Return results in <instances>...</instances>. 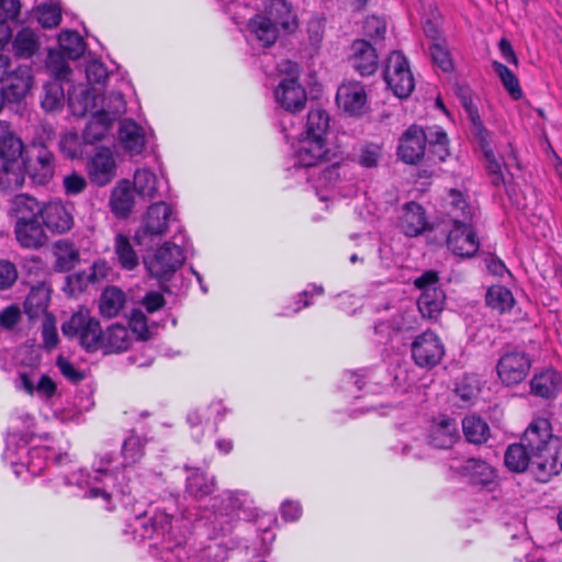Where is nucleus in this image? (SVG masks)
Segmentation results:
<instances>
[{
	"mask_svg": "<svg viewBox=\"0 0 562 562\" xmlns=\"http://www.w3.org/2000/svg\"><path fill=\"white\" fill-rule=\"evenodd\" d=\"M146 439L131 432L123 441L121 454L123 461L119 463L110 451H100L92 463V472L78 470L72 472L67 483L74 484L83 491V496L100 499L106 509H112L122 498L132 494L136 486L131 482L130 469L145 454Z\"/></svg>",
	"mask_w": 562,
	"mask_h": 562,
	"instance_id": "obj_1",
	"label": "nucleus"
},
{
	"mask_svg": "<svg viewBox=\"0 0 562 562\" xmlns=\"http://www.w3.org/2000/svg\"><path fill=\"white\" fill-rule=\"evenodd\" d=\"M63 334L78 339L87 350L93 351L101 347L108 352H122L132 344V335L125 326L114 324L102 333L100 323L91 317L87 310H80L63 324Z\"/></svg>",
	"mask_w": 562,
	"mask_h": 562,
	"instance_id": "obj_2",
	"label": "nucleus"
},
{
	"mask_svg": "<svg viewBox=\"0 0 562 562\" xmlns=\"http://www.w3.org/2000/svg\"><path fill=\"white\" fill-rule=\"evenodd\" d=\"M177 509V499L170 497L161 505L137 516L132 524L135 538L153 541L154 547L161 551L180 549L186 541L182 533L176 532L172 526L173 514Z\"/></svg>",
	"mask_w": 562,
	"mask_h": 562,
	"instance_id": "obj_3",
	"label": "nucleus"
},
{
	"mask_svg": "<svg viewBox=\"0 0 562 562\" xmlns=\"http://www.w3.org/2000/svg\"><path fill=\"white\" fill-rule=\"evenodd\" d=\"M533 456L532 474L539 482H548L559 474V440L553 438L547 418L535 419L520 439Z\"/></svg>",
	"mask_w": 562,
	"mask_h": 562,
	"instance_id": "obj_4",
	"label": "nucleus"
},
{
	"mask_svg": "<svg viewBox=\"0 0 562 562\" xmlns=\"http://www.w3.org/2000/svg\"><path fill=\"white\" fill-rule=\"evenodd\" d=\"M328 127L329 115L324 110L312 109L308 112L305 132L293 146L295 166L315 167L328 158Z\"/></svg>",
	"mask_w": 562,
	"mask_h": 562,
	"instance_id": "obj_5",
	"label": "nucleus"
},
{
	"mask_svg": "<svg viewBox=\"0 0 562 562\" xmlns=\"http://www.w3.org/2000/svg\"><path fill=\"white\" fill-rule=\"evenodd\" d=\"M453 226L447 237L448 248L459 257H472L480 247V241L471 221L474 210L465 202L462 194L456 190L450 191Z\"/></svg>",
	"mask_w": 562,
	"mask_h": 562,
	"instance_id": "obj_6",
	"label": "nucleus"
},
{
	"mask_svg": "<svg viewBox=\"0 0 562 562\" xmlns=\"http://www.w3.org/2000/svg\"><path fill=\"white\" fill-rule=\"evenodd\" d=\"M4 459L14 467L16 476L22 474V469H26L33 476L41 475L50 459L60 463L63 456L56 453L47 446H34L29 448L22 439L19 443L9 440L4 451Z\"/></svg>",
	"mask_w": 562,
	"mask_h": 562,
	"instance_id": "obj_7",
	"label": "nucleus"
},
{
	"mask_svg": "<svg viewBox=\"0 0 562 562\" xmlns=\"http://www.w3.org/2000/svg\"><path fill=\"white\" fill-rule=\"evenodd\" d=\"M247 495L240 492H225L214 498L213 519L210 521L214 536L229 535L238 519L247 517Z\"/></svg>",
	"mask_w": 562,
	"mask_h": 562,
	"instance_id": "obj_8",
	"label": "nucleus"
},
{
	"mask_svg": "<svg viewBox=\"0 0 562 562\" xmlns=\"http://www.w3.org/2000/svg\"><path fill=\"white\" fill-rule=\"evenodd\" d=\"M178 221L172 206L166 202H156L148 206L142 225L135 233L138 245L150 247L156 238H161L170 225Z\"/></svg>",
	"mask_w": 562,
	"mask_h": 562,
	"instance_id": "obj_9",
	"label": "nucleus"
},
{
	"mask_svg": "<svg viewBox=\"0 0 562 562\" xmlns=\"http://www.w3.org/2000/svg\"><path fill=\"white\" fill-rule=\"evenodd\" d=\"M21 171L23 172V182L25 176L29 177L34 186H47L55 176L56 161L54 154L44 145L36 148L34 156L19 157Z\"/></svg>",
	"mask_w": 562,
	"mask_h": 562,
	"instance_id": "obj_10",
	"label": "nucleus"
},
{
	"mask_svg": "<svg viewBox=\"0 0 562 562\" xmlns=\"http://www.w3.org/2000/svg\"><path fill=\"white\" fill-rule=\"evenodd\" d=\"M384 80L393 93L407 98L415 87L414 77L406 57L401 52H392L384 68Z\"/></svg>",
	"mask_w": 562,
	"mask_h": 562,
	"instance_id": "obj_11",
	"label": "nucleus"
},
{
	"mask_svg": "<svg viewBox=\"0 0 562 562\" xmlns=\"http://www.w3.org/2000/svg\"><path fill=\"white\" fill-rule=\"evenodd\" d=\"M449 469L473 485L490 486L496 479L495 469L480 458H451Z\"/></svg>",
	"mask_w": 562,
	"mask_h": 562,
	"instance_id": "obj_12",
	"label": "nucleus"
},
{
	"mask_svg": "<svg viewBox=\"0 0 562 562\" xmlns=\"http://www.w3.org/2000/svg\"><path fill=\"white\" fill-rule=\"evenodd\" d=\"M184 259L180 246L172 241H166L150 259L145 261V265L154 278L169 280L182 266Z\"/></svg>",
	"mask_w": 562,
	"mask_h": 562,
	"instance_id": "obj_13",
	"label": "nucleus"
},
{
	"mask_svg": "<svg viewBox=\"0 0 562 562\" xmlns=\"http://www.w3.org/2000/svg\"><path fill=\"white\" fill-rule=\"evenodd\" d=\"M412 358L420 368L436 367L445 355V347L434 331H424L412 342Z\"/></svg>",
	"mask_w": 562,
	"mask_h": 562,
	"instance_id": "obj_14",
	"label": "nucleus"
},
{
	"mask_svg": "<svg viewBox=\"0 0 562 562\" xmlns=\"http://www.w3.org/2000/svg\"><path fill=\"white\" fill-rule=\"evenodd\" d=\"M531 368L529 356L520 350L505 352L497 362V374L506 385H517L528 375Z\"/></svg>",
	"mask_w": 562,
	"mask_h": 562,
	"instance_id": "obj_15",
	"label": "nucleus"
},
{
	"mask_svg": "<svg viewBox=\"0 0 562 562\" xmlns=\"http://www.w3.org/2000/svg\"><path fill=\"white\" fill-rule=\"evenodd\" d=\"M426 144L425 131L420 126L412 125L400 138L397 155L405 164L416 165L425 155Z\"/></svg>",
	"mask_w": 562,
	"mask_h": 562,
	"instance_id": "obj_16",
	"label": "nucleus"
},
{
	"mask_svg": "<svg viewBox=\"0 0 562 562\" xmlns=\"http://www.w3.org/2000/svg\"><path fill=\"white\" fill-rule=\"evenodd\" d=\"M276 102L286 112L295 113L304 109L306 93L294 77L282 79L273 92Z\"/></svg>",
	"mask_w": 562,
	"mask_h": 562,
	"instance_id": "obj_17",
	"label": "nucleus"
},
{
	"mask_svg": "<svg viewBox=\"0 0 562 562\" xmlns=\"http://www.w3.org/2000/svg\"><path fill=\"white\" fill-rule=\"evenodd\" d=\"M87 171L89 179L98 187L109 184L116 175L115 159L108 148L98 150L88 161Z\"/></svg>",
	"mask_w": 562,
	"mask_h": 562,
	"instance_id": "obj_18",
	"label": "nucleus"
},
{
	"mask_svg": "<svg viewBox=\"0 0 562 562\" xmlns=\"http://www.w3.org/2000/svg\"><path fill=\"white\" fill-rule=\"evenodd\" d=\"M42 223L53 234H65L74 226V216L60 200H53L43 205Z\"/></svg>",
	"mask_w": 562,
	"mask_h": 562,
	"instance_id": "obj_19",
	"label": "nucleus"
},
{
	"mask_svg": "<svg viewBox=\"0 0 562 562\" xmlns=\"http://www.w3.org/2000/svg\"><path fill=\"white\" fill-rule=\"evenodd\" d=\"M33 87L32 68L26 65H19L3 82L1 90L8 102H20Z\"/></svg>",
	"mask_w": 562,
	"mask_h": 562,
	"instance_id": "obj_20",
	"label": "nucleus"
},
{
	"mask_svg": "<svg viewBox=\"0 0 562 562\" xmlns=\"http://www.w3.org/2000/svg\"><path fill=\"white\" fill-rule=\"evenodd\" d=\"M15 387L29 395H37L44 401H49L56 393V383L46 374L34 372H20L15 380Z\"/></svg>",
	"mask_w": 562,
	"mask_h": 562,
	"instance_id": "obj_21",
	"label": "nucleus"
},
{
	"mask_svg": "<svg viewBox=\"0 0 562 562\" xmlns=\"http://www.w3.org/2000/svg\"><path fill=\"white\" fill-rule=\"evenodd\" d=\"M476 139L483 156L485 158V168L491 178V182L495 187H499L505 183L503 168V158H497L492 147V135L485 130H479L473 134Z\"/></svg>",
	"mask_w": 562,
	"mask_h": 562,
	"instance_id": "obj_22",
	"label": "nucleus"
},
{
	"mask_svg": "<svg viewBox=\"0 0 562 562\" xmlns=\"http://www.w3.org/2000/svg\"><path fill=\"white\" fill-rule=\"evenodd\" d=\"M342 176H346V168L345 166L340 165H333L327 167L318 176V178L315 180L314 187L321 200L329 199L328 195H323L322 191L330 192V198H334L336 194L340 196H346L349 194V191L344 184Z\"/></svg>",
	"mask_w": 562,
	"mask_h": 562,
	"instance_id": "obj_23",
	"label": "nucleus"
},
{
	"mask_svg": "<svg viewBox=\"0 0 562 562\" xmlns=\"http://www.w3.org/2000/svg\"><path fill=\"white\" fill-rule=\"evenodd\" d=\"M14 235L19 245L26 249H40L47 241L43 223L37 220L15 221Z\"/></svg>",
	"mask_w": 562,
	"mask_h": 562,
	"instance_id": "obj_24",
	"label": "nucleus"
},
{
	"mask_svg": "<svg viewBox=\"0 0 562 562\" xmlns=\"http://www.w3.org/2000/svg\"><path fill=\"white\" fill-rule=\"evenodd\" d=\"M336 100L344 111L351 115H359L367 104L364 87L359 82L344 83L337 90Z\"/></svg>",
	"mask_w": 562,
	"mask_h": 562,
	"instance_id": "obj_25",
	"label": "nucleus"
},
{
	"mask_svg": "<svg viewBox=\"0 0 562 562\" xmlns=\"http://www.w3.org/2000/svg\"><path fill=\"white\" fill-rule=\"evenodd\" d=\"M100 102H104V98L99 95L95 89H88L83 86L75 87L68 94L69 108L76 116H85L87 113L93 114L95 111H100Z\"/></svg>",
	"mask_w": 562,
	"mask_h": 562,
	"instance_id": "obj_26",
	"label": "nucleus"
},
{
	"mask_svg": "<svg viewBox=\"0 0 562 562\" xmlns=\"http://www.w3.org/2000/svg\"><path fill=\"white\" fill-rule=\"evenodd\" d=\"M459 439L458 424L454 419L440 417L432 422L428 430V440L438 449H449Z\"/></svg>",
	"mask_w": 562,
	"mask_h": 562,
	"instance_id": "obj_27",
	"label": "nucleus"
},
{
	"mask_svg": "<svg viewBox=\"0 0 562 562\" xmlns=\"http://www.w3.org/2000/svg\"><path fill=\"white\" fill-rule=\"evenodd\" d=\"M119 143L131 156L142 154L146 146L144 128L133 120H123L119 127Z\"/></svg>",
	"mask_w": 562,
	"mask_h": 562,
	"instance_id": "obj_28",
	"label": "nucleus"
},
{
	"mask_svg": "<svg viewBox=\"0 0 562 562\" xmlns=\"http://www.w3.org/2000/svg\"><path fill=\"white\" fill-rule=\"evenodd\" d=\"M350 63L361 75H372L378 67V55L374 47L364 40H357L351 45Z\"/></svg>",
	"mask_w": 562,
	"mask_h": 562,
	"instance_id": "obj_29",
	"label": "nucleus"
},
{
	"mask_svg": "<svg viewBox=\"0 0 562 562\" xmlns=\"http://www.w3.org/2000/svg\"><path fill=\"white\" fill-rule=\"evenodd\" d=\"M24 153V143L13 131L11 124L7 121H0V159L7 160V169L12 170L14 158H19Z\"/></svg>",
	"mask_w": 562,
	"mask_h": 562,
	"instance_id": "obj_30",
	"label": "nucleus"
},
{
	"mask_svg": "<svg viewBox=\"0 0 562 562\" xmlns=\"http://www.w3.org/2000/svg\"><path fill=\"white\" fill-rule=\"evenodd\" d=\"M400 228L406 236H418L428 227V221L422 205L415 202L405 204L400 216Z\"/></svg>",
	"mask_w": 562,
	"mask_h": 562,
	"instance_id": "obj_31",
	"label": "nucleus"
},
{
	"mask_svg": "<svg viewBox=\"0 0 562 562\" xmlns=\"http://www.w3.org/2000/svg\"><path fill=\"white\" fill-rule=\"evenodd\" d=\"M53 268L57 272H68L80 261L78 247L69 239H58L52 246Z\"/></svg>",
	"mask_w": 562,
	"mask_h": 562,
	"instance_id": "obj_32",
	"label": "nucleus"
},
{
	"mask_svg": "<svg viewBox=\"0 0 562 562\" xmlns=\"http://www.w3.org/2000/svg\"><path fill=\"white\" fill-rule=\"evenodd\" d=\"M562 378L553 369H546L533 375L530 381L531 393L542 398L555 397L561 389Z\"/></svg>",
	"mask_w": 562,
	"mask_h": 562,
	"instance_id": "obj_33",
	"label": "nucleus"
},
{
	"mask_svg": "<svg viewBox=\"0 0 562 562\" xmlns=\"http://www.w3.org/2000/svg\"><path fill=\"white\" fill-rule=\"evenodd\" d=\"M265 13L263 16L278 27L286 31H293L296 27L295 14L284 0H269Z\"/></svg>",
	"mask_w": 562,
	"mask_h": 562,
	"instance_id": "obj_34",
	"label": "nucleus"
},
{
	"mask_svg": "<svg viewBox=\"0 0 562 562\" xmlns=\"http://www.w3.org/2000/svg\"><path fill=\"white\" fill-rule=\"evenodd\" d=\"M110 205L119 217H127L134 206V192L128 180H121L112 191Z\"/></svg>",
	"mask_w": 562,
	"mask_h": 562,
	"instance_id": "obj_35",
	"label": "nucleus"
},
{
	"mask_svg": "<svg viewBox=\"0 0 562 562\" xmlns=\"http://www.w3.org/2000/svg\"><path fill=\"white\" fill-rule=\"evenodd\" d=\"M113 121V117L106 115V113H103L102 111H95L91 114L82 134L85 143L94 144L104 139L111 131Z\"/></svg>",
	"mask_w": 562,
	"mask_h": 562,
	"instance_id": "obj_36",
	"label": "nucleus"
},
{
	"mask_svg": "<svg viewBox=\"0 0 562 562\" xmlns=\"http://www.w3.org/2000/svg\"><path fill=\"white\" fill-rule=\"evenodd\" d=\"M126 304L125 293L117 286H108L103 290L99 300V310L103 317L117 316Z\"/></svg>",
	"mask_w": 562,
	"mask_h": 562,
	"instance_id": "obj_37",
	"label": "nucleus"
},
{
	"mask_svg": "<svg viewBox=\"0 0 562 562\" xmlns=\"http://www.w3.org/2000/svg\"><path fill=\"white\" fill-rule=\"evenodd\" d=\"M445 303V294L438 286H430L422 292L417 306L426 318H437L441 313Z\"/></svg>",
	"mask_w": 562,
	"mask_h": 562,
	"instance_id": "obj_38",
	"label": "nucleus"
},
{
	"mask_svg": "<svg viewBox=\"0 0 562 562\" xmlns=\"http://www.w3.org/2000/svg\"><path fill=\"white\" fill-rule=\"evenodd\" d=\"M533 456L520 440L510 445L505 453V464L513 472H524L528 468L532 472Z\"/></svg>",
	"mask_w": 562,
	"mask_h": 562,
	"instance_id": "obj_39",
	"label": "nucleus"
},
{
	"mask_svg": "<svg viewBox=\"0 0 562 562\" xmlns=\"http://www.w3.org/2000/svg\"><path fill=\"white\" fill-rule=\"evenodd\" d=\"M40 48V38L37 34L24 27L20 30L12 40V50L16 58H31Z\"/></svg>",
	"mask_w": 562,
	"mask_h": 562,
	"instance_id": "obj_40",
	"label": "nucleus"
},
{
	"mask_svg": "<svg viewBox=\"0 0 562 562\" xmlns=\"http://www.w3.org/2000/svg\"><path fill=\"white\" fill-rule=\"evenodd\" d=\"M133 186L138 195L144 199H155L160 195L161 182L148 168H142L135 171Z\"/></svg>",
	"mask_w": 562,
	"mask_h": 562,
	"instance_id": "obj_41",
	"label": "nucleus"
},
{
	"mask_svg": "<svg viewBox=\"0 0 562 562\" xmlns=\"http://www.w3.org/2000/svg\"><path fill=\"white\" fill-rule=\"evenodd\" d=\"M249 31L263 46H271L278 38V26L263 15H256L249 21Z\"/></svg>",
	"mask_w": 562,
	"mask_h": 562,
	"instance_id": "obj_42",
	"label": "nucleus"
},
{
	"mask_svg": "<svg viewBox=\"0 0 562 562\" xmlns=\"http://www.w3.org/2000/svg\"><path fill=\"white\" fill-rule=\"evenodd\" d=\"M43 205L29 194H19L12 201V210L16 221L37 220L42 215Z\"/></svg>",
	"mask_w": 562,
	"mask_h": 562,
	"instance_id": "obj_43",
	"label": "nucleus"
},
{
	"mask_svg": "<svg viewBox=\"0 0 562 562\" xmlns=\"http://www.w3.org/2000/svg\"><path fill=\"white\" fill-rule=\"evenodd\" d=\"M462 428L467 440L474 445H481L490 437L488 425L477 416H467L462 422Z\"/></svg>",
	"mask_w": 562,
	"mask_h": 562,
	"instance_id": "obj_44",
	"label": "nucleus"
},
{
	"mask_svg": "<svg viewBox=\"0 0 562 562\" xmlns=\"http://www.w3.org/2000/svg\"><path fill=\"white\" fill-rule=\"evenodd\" d=\"M115 255L122 268L133 270L138 266V256L127 236L117 234L115 237Z\"/></svg>",
	"mask_w": 562,
	"mask_h": 562,
	"instance_id": "obj_45",
	"label": "nucleus"
},
{
	"mask_svg": "<svg viewBox=\"0 0 562 562\" xmlns=\"http://www.w3.org/2000/svg\"><path fill=\"white\" fill-rule=\"evenodd\" d=\"M486 303L491 308L505 313L514 306L515 300L507 288L493 285L486 292Z\"/></svg>",
	"mask_w": 562,
	"mask_h": 562,
	"instance_id": "obj_46",
	"label": "nucleus"
},
{
	"mask_svg": "<svg viewBox=\"0 0 562 562\" xmlns=\"http://www.w3.org/2000/svg\"><path fill=\"white\" fill-rule=\"evenodd\" d=\"M214 481L200 470H194L187 479V492L194 498H202L213 492Z\"/></svg>",
	"mask_w": 562,
	"mask_h": 562,
	"instance_id": "obj_47",
	"label": "nucleus"
},
{
	"mask_svg": "<svg viewBox=\"0 0 562 562\" xmlns=\"http://www.w3.org/2000/svg\"><path fill=\"white\" fill-rule=\"evenodd\" d=\"M60 50L68 59H78L85 52V42L75 31H64L58 36Z\"/></svg>",
	"mask_w": 562,
	"mask_h": 562,
	"instance_id": "obj_48",
	"label": "nucleus"
},
{
	"mask_svg": "<svg viewBox=\"0 0 562 562\" xmlns=\"http://www.w3.org/2000/svg\"><path fill=\"white\" fill-rule=\"evenodd\" d=\"M65 93L60 81L54 80L44 86V98L42 99V108L46 112L60 110L64 105Z\"/></svg>",
	"mask_w": 562,
	"mask_h": 562,
	"instance_id": "obj_49",
	"label": "nucleus"
},
{
	"mask_svg": "<svg viewBox=\"0 0 562 562\" xmlns=\"http://www.w3.org/2000/svg\"><path fill=\"white\" fill-rule=\"evenodd\" d=\"M492 67L509 95L515 100H519L522 97V90L514 72L508 67L496 60L492 63Z\"/></svg>",
	"mask_w": 562,
	"mask_h": 562,
	"instance_id": "obj_50",
	"label": "nucleus"
},
{
	"mask_svg": "<svg viewBox=\"0 0 562 562\" xmlns=\"http://www.w3.org/2000/svg\"><path fill=\"white\" fill-rule=\"evenodd\" d=\"M456 93L460 99L462 106L464 108L469 119L472 122V133L479 132V130H485L483 122L481 121L477 109L473 104L472 93L469 87L459 86L456 89Z\"/></svg>",
	"mask_w": 562,
	"mask_h": 562,
	"instance_id": "obj_51",
	"label": "nucleus"
},
{
	"mask_svg": "<svg viewBox=\"0 0 562 562\" xmlns=\"http://www.w3.org/2000/svg\"><path fill=\"white\" fill-rule=\"evenodd\" d=\"M7 160L1 159L0 167V188L2 190H13L19 189L23 186V172L21 171L19 158H14V165L12 166V172L10 170H5Z\"/></svg>",
	"mask_w": 562,
	"mask_h": 562,
	"instance_id": "obj_52",
	"label": "nucleus"
},
{
	"mask_svg": "<svg viewBox=\"0 0 562 562\" xmlns=\"http://www.w3.org/2000/svg\"><path fill=\"white\" fill-rule=\"evenodd\" d=\"M65 57L61 50H49L47 55L46 67L57 81L66 79L70 72Z\"/></svg>",
	"mask_w": 562,
	"mask_h": 562,
	"instance_id": "obj_53",
	"label": "nucleus"
},
{
	"mask_svg": "<svg viewBox=\"0 0 562 562\" xmlns=\"http://www.w3.org/2000/svg\"><path fill=\"white\" fill-rule=\"evenodd\" d=\"M61 10L58 4L43 3L37 7V21L45 29H52L59 24Z\"/></svg>",
	"mask_w": 562,
	"mask_h": 562,
	"instance_id": "obj_54",
	"label": "nucleus"
},
{
	"mask_svg": "<svg viewBox=\"0 0 562 562\" xmlns=\"http://www.w3.org/2000/svg\"><path fill=\"white\" fill-rule=\"evenodd\" d=\"M429 52L431 59L437 67H439L445 72L452 70V59L445 42L432 43L429 47Z\"/></svg>",
	"mask_w": 562,
	"mask_h": 562,
	"instance_id": "obj_55",
	"label": "nucleus"
},
{
	"mask_svg": "<svg viewBox=\"0 0 562 562\" xmlns=\"http://www.w3.org/2000/svg\"><path fill=\"white\" fill-rule=\"evenodd\" d=\"M101 103L100 111L106 113V115H110L113 120L125 112L126 103L121 92H112L109 98H104V102Z\"/></svg>",
	"mask_w": 562,
	"mask_h": 562,
	"instance_id": "obj_56",
	"label": "nucleus"
},
{
	"mask_svg": "<svg viewBox=\"0 0 562 562\" xmlns=\"http://www.w3.org/2000/svg\"><path fill=\"white\" fill-rule=\"evenodd\" d=\"M222 411V404L215 403L209 406L207 408H199L192 411L188 414L187 420L192 427H196L203 424L204 420L210 418V415L213 413L220 414Z\"/></svg>",
	"mask_w": 562,
	"mask_h": 562,
	"instance_id": "obj_57",
	"label": "nucleus"
},
{
	"mask_svg": "<svg viewBox=\"0 0 562 562\" xmlns=\"http://www.w3.org/2000/svg\"><path fill=\"white\" fill-rule=\"evenodd\" d=\"M63 184L65 192L68 195H77L87 187L86 179L76 172L66 176L63 180Z\"/></svg>",
	"mask_w": 562,
	"mask_h": 562,
	"instance_id": "obj_58",
	"label": "nucleus"
},
{
	"mask_svg": "<svg viewBox=\"0 0 562 562\" xmlns=\"http://www.w3.org/2000/svg\"><path fill=\"white\" fill-rule=\"evenodd\" d=\"M86 75L90 83H103L108 78V70L102 63L93 60L87 65Z\"/></svg>",
	"mask_w": 562,
	"mask_h": 562,
	"instance_id": "obj_59",
	"label": "nucleus"
},
{
	"mask_svg": "<svg viewBox=\"0 0 562 562\" xmlns=\"http://www.w3.org/2000/svg\"><path fill=\"white\" fill-rule=\"evenodd\" d=\"M325 32V25L324 23L318 19H312L307 23V34H308V41L310 44L318 48Z\"/></svg>",
	"mask_w": 562,
	"mask_h": 562,
	"instance_id": "obj_60",
	"label": "nucleus"
},
{
	"mask_svg": "<svg viewBox=\"0 0 562 562\" xmlns=\"http://www.w3.org/2000/svg\"><path fill=\"white\" fill-rule=\"evenodd\" d=\"M381 158V148L376 145H368L362 148L359 162L367 168L375 167Z\"/></svg>",
	"mask_w": 562,
	"mask_h": 562,
	"instance_id": "obj_61",
	"label": "nucleus"
},
{
	"mask_svg": "<svg viewBox=\"0 0 562 562\" xmlns=\"http://www.w3.org/2000/svg\"><path fill=\"white\" fill-rule=\"evenodd\" d=\"M386 32V24L376 16H370L364 22V33L371 38H383Z\"/></svg>",
	"mask_w": 562,
	"mask_h": 562,
	"instance_id": "obj_62",
	"label": "nucleus"
},
{
	"mask_svg": "<svg viewBox=\"0 0 562 562\" xmlns=\"http://www.w3.org/2000/svg\"><path fill=\"white\" fill-rule=\"evenodd\" d=\"M57 367L61 374L72 383H78L85 378V374L77 370L75 366L67 359L59 357L57 360Z\"/></svg>",
	"mask_w": 562,
	"mask_h": 562,
	"instance_id": "obj_63",
	"label": "nucleus"
},
{
	"mask_svg": "<svg viewBox=\"0 0 562 562\" xmlns=\"http://www.w3.org/2000/svg\"><path fill=\"white\" fill-rule=\"evenodd\" d=\"M228 550L222 543H215L206 548L204 558L201 562H226Z\"/></svg>",
	"mask_w": 562,
	"mask_h": 562,
	"instance_id": "obj_64",
	"label": "nucleus"
}]
</instances>
